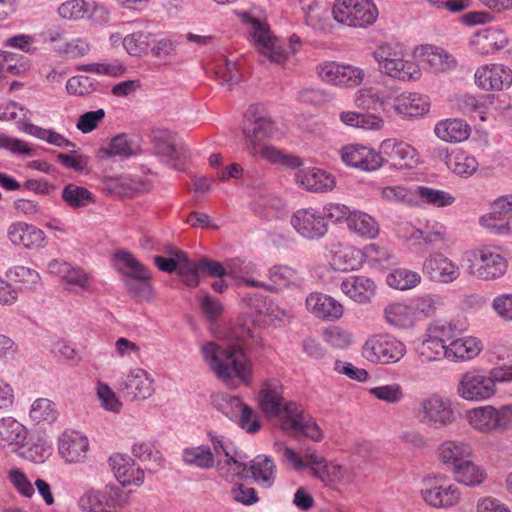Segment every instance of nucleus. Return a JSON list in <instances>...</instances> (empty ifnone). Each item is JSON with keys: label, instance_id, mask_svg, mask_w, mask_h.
Returning <instances> with one entry per match:
<instances>
[{"label": "nucleus", "instance_id": "obj_1", "mask_svg": "<svg viewBox=\"0 0 512 512\" xmlns=\"http://www.w3.org/2000/svg\"><path fill=\"white\" fill-rule=\"evenodd\" d=\"M232 337L237 343L222 347L207 342L201 348L210 369L228 386H234L236 381L247 383L250 380V363L244 353V346L254 336L250 327L243 324L233 329Z\"/></svg>", "mask_w": 512, "mask_h": 512}, {"label": "nucleus", "instance_id": "obj_2", "mask_svg": "<svg viewBox=\"0 0 512 512\" xmlns=\"http://www.w3.org/2000/svg\"><path fill=\"white\" fill-rule=\"evenodd\" d=\"M508 382H512V365L470 371L462 375L457 392L465 400L484 401L495 395L497 383Z\"/></svg>", "mask_w": 512, "mask_h": 512}, {"label": "nucleus", "instance_id": "obj_3", "mask_svg": "<svg viewBox=\"0 0 512 512\" xmlns=\"http://www.w3.org/2000/svg\"><path fill=\"white\" fill-rule=\"evenodd\" d=\"M243 22L250 25V36L255 42L258 51L270 62L284 64L290 54L297 52L301 46V40L298 36L292 35L289 38L288 48H284L272 37L269 27L249 15L247 12L241 15Z\"/></svg>", "mask_w": 512, "mask_h": 512}, {"label": "nucleus", "instance_id": "obj_4", "mask_svg": "<svg viewBox=\"0 0 512 512\" xmlns=\"http://www.w3.org/2000/svg\"><path fill=\"white\" fill-rule=\"evenodd\" d=\"M419 423L434 429L446 427L456 420L452 401L437 393L421 399L414 408Z\"/></svg>", "mask_w": 512, "mask_h": 512}, {"label": "nucleus", "instance_id": "obj_5", "mask_svg": "<svg viewBox=\"0 0 512 512\" xmlns=\"http://www.w3.org/2000/svg\"><path fill=\"white\" fill-rule=\"evenodd\" d=\"M378 63L379 71L389 77L409 81L420 76L417 65L404 58L403 52L391 44H384L378 47L373 53Z\"/></svg>", "mask_w": 512, "mask_h": 512}, {"label": "nucleus", "instance_id": "obj_6", "mask_svg": "<svg viewBox=\"0 0 512 512\" xmlns=\"http://www.w3.org/2000/svg\"><path fill=\"white\" fill-rule=\"evenodd\" d=\"M154 155L164 164L181 169L189 158V149L170 130L155 128L150 133Z\"/></svg>", "mask_w": 512, "mask_h": 512}, {"label": "nucleus", "instance_id": "obj_7", "mask_svg": "<svg viewBox=\"0 0 512 512\" xmlns=\"http://www.w3.org/2000/svg\"><path fill=\"white\" fill-rule=\"evenodd\" d=\"M332 15L338 23L366 27L375 22L378 9L372 0H336Z\"/></svg>", "mask_w": 512, "mask_h": 512}, {"label": "nucleus", "instance_id": "obj_8", "mask_svg": "<svg viewBox=\"0 0 512 512\" xmlns=\"http://www.w3.org/2000/svg\"><path fill=\"white\" fill-rule=\"evenodd\" d=\"M467 263V272L480 280H495L507 271L506 259L489 248L472 251L467 255Z\"/></svg>", "mask_w": 512, "mask_h": 512}, {"label": "nucleus", "instance_id": "obj_9", "mask_svg": "<svg viewBox=\"0 0 512 512\" xmlns=\"http://www.w3.org/2000/svg\"><path fill=\"white\" fill-rule=\"evenodd\" d=\"M405 353V344L388 334L372 336L362 348V355L368 361L380 364L396 363L404 357Z\"/></svg>", "mask_w": 512, "mask_h": 512}, {"label": "nucleus", "instance_id": "obj_10", "mask_svg": "<svg viewBox=\"0 0 512 512\" xmlns=\"http://www.w3.org/2000/svg\"><path fill=\"white\" fill-rule=\"evenodd\" d=\"M258 399L264 415L269 419H277L281 429L284 421L290 418L289 406L298 405L293 401H284L283 385L277 379H270L263 383Z\"/></svg>", "mask_w": 512, "mask_h": 512}, {"label": "nucleus", "instance_id": "obj_11", "mask_svg": "<svg viewBox=\"0 0 512 512\" xmlns=\"http://www.w3.org/2000/svg\"><path fill=\"white\" fill-rule=\"evenodd\" d=\"M460 495L458 487L447 483L441 476H431L423 479L421 496L432 507H452L459 502Z\"/></svg>", "mask_w": 512, "mask_h": 512}, {"label": "nucleus", "instance_id": "obj_12", "mask_svg": "<svg viewBox=\"0 0 512 512\" xmlns=\"http://www.w3.org/2000/svg\"><path fill=\"white\" fill-rule=\"evenodd\" d=\"M469 424L482 433L503 432L510 424L509 409L502 407L496 409L493 406H481L467 413Z\"/></svg>", "mask_w": 512, "mask_h": 512}, {"label": "nucleus", "instance_id": "obj_13", "mask_svg": "<svg viewBox=\"0 0 512 512\" xmlns=\"http://www.w3.org/2000/svg\"><path fill=\"white\" fill-rule=\"evenodd\" d=\"M322 81L338 87L359 86L365 77L363 69L334 61H326L317 67Z\"/></svg>", "mask_w": 512, "mask_h": 512}, {"label": "nucleus", "instance_id": "obj_14", "mask_svg": "<svg viewBox=\"0 0 512 512\" xmlns=\"http://www.w3.org/2000/svg\"><path fill=\"white\" fill-rule=\"evenodd\" d=\"M290 223L300 236L312 241L323 238L328 232V222L315 208L298 209L291 216Z\"/></svg>", "mask_w": 512, "mask_h": 512}, {"label": "nucleus", "instance_id": "obj_15", "mask_svg": "<svg viewBox=\"0 0 512 512\" xmlns=\"http://www.w3.org/2000/svg\"><path fill=\"white\" fill-rule=\"evenodd\" d=\"M378 153L384 162L398 169L413 168L418 161L417 152L411 145L393 138L383 140Z\"/></svg>", "mask_w": 512, "mask_h": 512}, {"label": "nucleus", "instance_id": "obj_16", "mask_svg": "<svg viewBox=\"0 0 512 512\" xmlns=\"http://www.w3.org/2000/svg\"><path fill=\"white\" fill-rule=\"evenodd\" d=\"M289 420H285L282 430L289 435H304L315 442L323 439V432L316 421L304 413L300 405H290L288 408Z\"/></svg>", "mask_w": 512, "mask_h": 512}, {"label": "nucleus", "instance_id": "obj_17", "mask_svg": "<svg viewBox=\"0 0 512 512\" xmlns=\"http://www.w3.org/2000/svg\"><path fill=\"white\" fill-rule=\"evenodd\" d=\"M475 83L483 90L501 91L512 85V71L503 64H489L475 72Z\"/></svg>", "mask_w": 512, "mask_h": 512}, {"label": "nucleus", "instance_id": "obj_18", "mask_svg": "<svg viewBox=\"0 0 512 512\" xmlns=\"http://www.w3.org/2000/svg\"><path fill=\"white\" fill-rule=\"evenodd\" d=\"M355 104L363 110L390 116L392 114V90L375 87L362 88L355 94Z\"/></svg>", "mask_w": 512, "mask_h": 512}, {"label": "nucleus", "instance_id": "obj_19", "mask_svg": "<svg viewBox=\"0 0 512 512\" xmlns=\"http://www.w3.org/2000/svg\"><path fill=\"white\" fill-rule=\"evenodd\" d=\"M508 206L506 199H496L491 211L480 217V225L495 235L512 234V212Z\"/></svg>", "mask_w": 512, "mask_h": 512}, {"label": "nucleus", "instance_id": "obj_20", "mask_svg": "<svg viewBox=\"0 0 512 512\" xmlns=\"http://www.w3.org/2000/svg\"><path fill=\"white\" fill-rule=\"evenodd\" d=\"M341 158L348 166L363 171H375L384 163V158L377 151L359 144L345 146Z\"/></svg>", "mask_w": 512, "mask_h": 512}, {"label": "nucleus", "instance_id": "obj_21", "mask_svg": "<svg viewBox=\"0 0 512 512\" xmlns=\"http://www.w3.org/2000/svg\"><path fill=\"white\" fill-rule=\"evenodd\" d=\"M423 273L431 281L448 284L460 275V269L452 260L441 253L430 254L423 263Z\"/></svg>", "mask_w": 512, "mask_h": 512}, {"label": "nucleus", "instance_id": "obj_22", "mask_svg": "<svg viewBox=\"0 0 512 512\" xmlns=\"http://www.w3.org/2000/svg\"><path fill=\"white\" fill-rule=\"evenodd\" d=\"M435 157L445 162L446 166L456 175L464 178L472 176L478 169L476 158L462 149L449 151L446 147L434 150Z\"/></svg>", "mask_w": 512, "mask_h": 512}, {"label": "nucleus", "instance_id": "obj_23", "mask_svg": "<svg viewBox=\"0 0 512 512\" xmlns=\"http://www.w3.org/2000/svg\"><path fill=\"white\" fill-rule=\"evenodd\" d=\"M121 391L131 401L147 399L154 392L153 379L145 370L133 369L121 384Z\"/></svg>", "mask_w": 512, "mask_h": 512}, {"label": "nucleus", "instance_id": "obj_24", "mask_svg": "<svg viewBox=\"0 0 512 512\" xmlns=\"http://www.w3.org/2000/svg\"><path fill=\"white\" fill-rule=\"evenodd\" d=\"M295 180L300 187L316 193L330 191L335 186L334 176L317 167L298 169Z\"/></svg>", "mask_w": 512, "mask_h": 512}, {"label": "nucleus", "instance_id": "obj_25", "mask_svg": "<svg viewBox=\"0 0 512 512\" xmlns=\"http://www.w3.org/2000/svg\"><path fill=\"white\" fill-rule=\"evenodd\" d=\"M88 448L87 437L78 431H64L59 437V453L69 463L81 462L86 457Z\"/></svg>", "mask_w": 512, "mask_h": 512}, {"label": "nucleus", "instance_id": "obj_26", "mask_svg": "<svg viewBox=\"0 0 512 512\" xmlns=\"http://www.w3.org/2000/svg\"><path fill=\"white\" fill-rule=\"evenodd\" d=\"M306 308L315 317L324 320H337L343 315V306L336 299L318 292L307 296Z\"/></svg>", "mask_w": 512, "mask_h": 512}, {"label": "nucleus", "instance_id": "obj_27", "mask_svg": "<svg viewBox=\"0 0 512 512\" xmlns=\"http://www.w3.org/2000/svg\"><path fill=\"white\" fill-rule=\"evenodd\" d=\"M392 100V112L404 118L420 117L429 110L427 97L418 93L405 92L396 97L392 96Z\"/></svg>", "mask_w": 512, "mask_h": 512}, {"label": "nucleus", "instance_id": "obj_28", "mask_svg": "<svg viewBox=\"0 0 512 512\" xmlns=\"http://www.w3.org/2000/svg\"><path fill=\"white\" fill-rule=\"evenodd\" d=\"M116 479L123 485H137L144 481V471L128 456L116 454L109 458Z\"/></svg>", "mask_w": 512, "mask_h": 512}, {"label": "nucleus", "instance_id": "obj_29", "mask_svg": "<svg viewBox=\"0 0 512 512\" xmlns=\"http://www.w3.org/2000/svg\"><path fill=\"white\" fill-rule=\"evenodd\" d=\"M7 236L12 244L30 249L40 247L45 240V233L41 229L21 221L8 227Z\"/></svg>", "mask_w": 512, "mask_h": 512}, {"label": "nucleus", "instance_id": "obj_30", "mask_svg": "<svg viewBox=\"0 0 512 512\" xmlns=\"http://www.w3.org/2000/svg\"><path fill=\"white\" fill-rule=\"evenodd\" d=\"M341 290L358 303H367L374 296V282L362 275H350L342 280Z\"/></svg>", "mask_w": 512, "mask_h": 512}, {"label": "nucleus", "instance_id": "obj_31", "mask_svg": "<svg viewBox=\"0 0 512 512\" xmlns=\"http://www.w3.org/2000/svg\"><path fill=\"white\" fill-rule=\"evenodd\" d=\"M47 269L50 274L60 277L69 285L81 289L87 288L88 274L79 267H75L64 260L53 259L48 263Z\"/></svg>", "mask_w": 512, "mask_h": 512}, {"label": "nucleus", "instance_id": "obj_32", "mask_svg": "<svg viewBox=\"0 0 512 512\" xmlns=\"http://www.w3.org/2000/svg\"><path fill=\"white\" fill-rule=\"evenodd\" d=\"M471 453L470 445L458 441H445L438 448L439 460L451 470L466 458H470Z\"/></svg>", "mask_w": 512, "mask_h": 512}, {"label": "nucleus", "instance_id": "obj_33", "mask_svg": "<svg viewBox=\"0 0 512 512\" xmlns=\"http://www.w3.org/2000/svg\"><path fill=\"white\" fill-rule=\"evenodd\" d=\"M106 158H130L141 152L140 145L134 137L125 133L114 136L107 148L102 149Z\"/></svg>", "mask_w": 512, "mask_h": 512}, {"label": "nucleus", "instance_id": "obj_34", "mask_svg": "<svg viewBox=\"0 0 512 512\" xmlns=\"http://www.w3.org/2000/svg\"><path fill=\"white\" fill-rule=\"evenodd\" d=\"M438 138L446 142H461L470 135L469 125L461 119H446L438 122L434 128Z\"/></svg>", "mask_w": 512, "mask_h": 512}, {"label": "nucleus", "instance_id": "obj_35", "mask_svg": "<svg viewBox=\"0 0 512 512\" xmlns=\"http://www.w3.org/2000/svg\"><path fill=\"white\" fill-rule=\"evenodd\" d=\"M482 350L481 342L475 337L458 336L449 343L448 360L464 361L476 357Z\"/></svg>", "mask_w": 512, "mask_h": 512}, {"label": "nucleus", "instance_id": "obj_36", "mask_svg": "<svg viewBox=\"0 0 512 512\" xmlns=\"http://www.w3.org/2000/svg\"><path fill=\"white\" fill-rule=\"evenodd\" d=\"M27 439L26 427L13 417L0 419V445L23 446Z\"/></svg>", "mask_w": 512, "mask_h": 512}, {"label": "nucleus", "instance_id": "obj_37", "mask_svg": "<svg viewBox=\"0 0 512 512\" xmlns=\"http://www.w3.org/2000/svg\"><path fill=\"white\" fill-rule=\"evenodd\" d=\"M465 330L464 323L460 321L436 320L430 323L426 329V336L449 344Z\"/></svg>", "mask_w": 512, "mask_h": 512}, {"label": "nucleus", "instance_id": "obj_38", "mask_svg": "<svg viewBox=\"0 0 512 512\" xmlns=\"http://www.w3.org/2000/svg\"><path fill=\"white\" fill-rule=\"evenodd\" d=\"M348 228L361 237L375 238L379 234L377 221L369 214L355 210L348 218Z\"/></svg>", "mask_w": 512, "mask_h": 512}, {"label": "nucleus", "instance_id": "obj_39", "mask_svg": "<svg viewBox=\"0 0 512 512\" xmlns=\"http://www.w3.org/2000/svg\"><path fill=\"white\" fill-rule=\"evenodd\" d=\"M214 74L219 83L228 89H231L234 85L240 81V73L236 62L227 59L223 55H219L213 64Z\"/></svg>", "mask_w": 512, "mask_h": 512}, {"label": "nucleus", "instance_id": "obj_40", "mask_svg": "<svg viewBox=\"0 0 512 512\" xmlns=\"http://www.w3.org/2000/svg\"><path fill=\"white\" fill-rule=\"evenodd\" d=\"M384 318L392 326L407 329L415 325V319L409 304L391 303L384 309Z\"/></svg>", "mask_w": 512, "mask_h": 512}, {"label": "nucleus", "instance_id": "obj_41", "mask_svg": "<svg viewBox=\"0 0 512 512\" xmlns=\"http://www.w3.org/2000/svg\"><path fill=\"white\" fill-rule=\"evenodd\" d=\"M247 146L263 144L266 138L274 135V124L267 116L256 117L251 127L244 128Z\"/></svg>", "mask_w": 512, "mask_h": 512}, {"label": "nucleus", "instance_id": "obj_42", "mask_svg": "<svg viewBox=\"0 0 512 512\" xmlns=\"http://www.w3.org/2000/svg\"><path fill=\"white\" fill-rule=\"evenodd\" d=\"M275 471L273 460L263 455H258L250 465L253 479L263 487H270L273 484Z\"/></svg>", "mask_w": 512, "mask_h": 512}, {"label": "nucleus", "instance_id": "obj_43", "mask_svg": "<svg viewBox=\"0 0 512 512\" xmlns=\"http://www.w3.org/2000/svg\"><path fill=\"white\" fill-rule=\"evenodd\" d=\"M182 459L186 465L200 469H210L214 466V454L206 445L183 449Z\"/></svg>", "mask_w": 512, "mask_h": 512}, {"label": "nucleus", "instance_id": "obj_44", "mask_svg": "<svg viewBox=\"0 0 512 512\" xmlns=\"http://www.w3.org/2000/svg\"><path fill=\"white\" fill-rule=\"evenodd\" d=\"M22 451L20 455L34 463H43L48 459L53 451L52 444L44 437L32 438L28 446H20Z\"/></svg>", "mask_w": 512, "mask_h": 512}, {"label": "nucleus", "instance_id": "obj_45", "mask_svg": "<svg viewBox=\"0 0 512 512\" xmlns=\"http://www.w3.org/2000/svg\"><path fill=\"white\" fill-rule=\"evenodd\" d=\"M455 479L466 486H476L483 482L485 478L484 471L475 465L470 458L455 466L452 470Z\"/></svg>", "mask_w": 512, "mask_h": 512}, {"label": "nucleus", "instance_id": "obj_46", "mask_svg": "<svg viewBox=\"0 0 512 512\" xmlns=\"http://www.w3.org/2000/svg\"><path fill=\"white\" fill-rule=\"evenodd\" d=\"M305 14V22L313 29L323 28V19L328 18L327 4L319 0H300Z\"/></svg>", "mask_w": 512, "mask_h": 512}, {"label": "nucleus", "instance_id": "obj_47", "mask_svg": "<svg viewBox=\"0 0 512 512\" xmlns=\"http://www.w3.org/2000/svg\"><path fill=\"white\" fill-rule=\"evenodd\" d=\"M364 255L370 266L376 269H387L396 263L393 253L375 243L365 246Z\"/></svg>", "mask_w": 512, "mask_h": 512}, {"label": "nucleus", "instance_id": "obj_48", "mask_svg": "<svg viewBox=\"0 0 512 512\" xmlns=\"http://www.w3.org/2000/svg\"><path fill=\"white\" fill-rule=\"evenodd\" d=\"M20 131L32 135L38 139L44 140L49 144L57 147H74L75 144L69 139L65 138L58 132L51 129H45L34 124H23L20 126Z\"/></svg>", "mask_w": 512, "mask_h": 512}, {"label": "nucleus", "instance_id": "obj_49", "mask_svg": "<svg viewBox=\"0 0 512 512\" xmlns=\"http://www.w3.org/2000/svg\"><path fill=\"white\" fill-rule=\"evenodd\" d=\"M62 199L73 209L86 207L94 201L93 195L88 189L73 183H69L63 188Z\"/></svg>", "mask_w": 512, "mask_h": 512}, {"label": "nucleus", "instance_id": "obj_50", "mask_svg": "<svg viewBox=\"0 0 512 512\" xmlns=\"http://www.w3.org/2000/svg\"><path fill=\"white\" fill-rule=\"evenodd\" d=\"M387 284L398 290H408L416 287L421 282V276L415 271L405 268L393 270L387 276Z\"/></svg>", "mask_w": 512, "mask_h": 512}, {"label": "nucleus", "instance_id": "obj_51", "mask_svg": "<svg viewBox=\"0 0 512 512\" xmlns=\"http://www.w3.org/2000/svg\"><path fill=\"white\" fill-rule=\"evenodd\" d=\"M115 258L119 263L123 264L120 271L130 278L149 279L147 268L141 264L133 255L126 251H118Z\"/></svg>", "mask_w": 512, "mask_h": 512}, {"label": "nucleus", "instance_id": "obj_52", "mask_svg": "<svg viewBox=\"0 0 512 512\" xmlns=\"http://www.w3.org/2000/svg\"><path fill=\"white\" fill-rule=\"evenodd\" d=\"M115 258L119 263L123 264L120 271L130 278L149 279L147 268L141 264L133 255L126 251H118Z\"/></svg>", "mask_w": 512, "mask_h": 512}, {"label": "nucleus", "instance_id": "obj_53", "mask_svg": "<svg viewBox=\"0 0 512 512\" xmlns=\"http://www.w3.org/2000/svg\"><path fill=\"white\" fill-rule=\"evenodd\" d=\"M416 197L438 208L450 206L455 202V198L452 194L427 186H418L416 189Z\"/></svg>", "mask_w": 512, "mask_h": 512}, {"label": "nucleus", "instance_id": "obj_54", "mask_svg": "<svg viewBox=\"0 0 512 512\" xmlns=\"http://www.w3.org/2000/svg\"><path fill=\"white\" fill-rule=\"evenodd\" d=\"M494 95H487L478 98L471 94L462 96L459 100V106L464 113L472 114L475 113L481 120H485V114L488 109V104H492Z\"/></svg>", "mask_w": 512, "mask_h": 512}, {"label": "nucleus", "instance_id": "obj_55", "mask_svg": "<svg viewBox=\"0 0 512 512\" xmlns=\"http://www.w3.org/2000/svg\"><path fill=\"white\" fill-rule=\"evenodd\" d=\"M7 278L18 285L19 288L32 289L40 281L37 271L25 266H15L6 273Z\"/></svg>", "mask_w": 512, "mask_h": 512}, {"label": "nucleus", "instance_id": "obj_56", "mask_svg": "<svg viewBox=\"0 0 512 512\" xmlns=\"http://www.w3.org/2000/svg\"><path fill=\"white\" fill-rule=\"evenodd\" d=\"M30 111L15 101H8L0 104V121H13L17 120V126L23 124H31L28 122Z\"/></svg>", "mask_w": 512, "mask_h": 512}, {"label": "nucleus", "instance_id": "obj_57", "mask_svg": "<svg viewBox=\"0 0 512 512\" xmlns=\"http://www.w3.org/2000/svg\"><path fill=\"white\" fill-rule=\"evenodd\" d=\"M151 45V34L143 31L128 34L123 39V47L132 56L146 53Z\"/></svg>", "mask_w": 512, "mask_h": 512}, {"label": "nucleus", "instance_id": "obj_58", "mask_svg": "<svg viewBox=\"0 0 512 512\" xmlns=\"http://www.w3.org/2000/svg\"><path fill=\"white\" fill-rule=\"evenodd\" d=\"M55 404L46 398L35 400L30 409V417L33 421L52 423L57 419Z\"/></svg>", "mask_w": 512, "mask_h": 512}, {"label": "nucleus", "instance_id": "obj_59", "mask_svg": "<svg viewBox=\"0 0 512 512\" xmlns=\"http://www.w3.org/2000/svg\"><path fill=\"white\" fill-rule=\"evenodd\" d=\"M269 278L279 286L296 285L302 280L297 270L286 265H275L270 268Z\"/></svg>", "mask_w": 512, "mask_h": 512}, {"label": "nucleus", "instance_id": "obj_60", "mask_svg": "<svg viewBox=\"0 0 512 512\" xmlns=\"http://www.w3.org/2000/svg\"><path fill=\"white\" fill-rule=\"evenodd\" d=\"M381 197L391 203H403L412 206L417 203L416 191L412 192L403 186H387L381 189Z\"/></svg>", "mask_w": 512, "mask_h": 512}, {"label": "nucleus", "instance_id": "obj_61", "mask_svg": "<svg viewBox=\"0 0 512 512\" xmlns=\"http://www.w3.org/2000/svg\"><path fill=\"white\" fill-rule=\"evenodd\" d=\"M428 64L434 72H447L456 67L455 58L442 48H433L428 54Z\"/></svg>", "mask_w": 512, "mask_h": 512}, {"label": "nucleus", "instance_id": "obj_62", "mask_svg": "<svg viewBox=\"0 0 512 512\" xmlns=\"http://www.w3.org/2000/svg\"><path fill=\"white\" fill-rule=\"evenodd\" d=\"M104 189L116 197H131L137 190L126 177H111L104 181Z\"/></svg>", "mask_w": 512, "mask_h": 512}, {"label": "nucleus", "instance_id": "obj_63", "mask_svg": "<svg viewBox=\"0 0 512 512\" xmlns=\"http://www.w3.org/2000/svg\"><path fill=\"white\" fill-rule=\"evenodd\" d=\"M446 230L438 222L428 223L424 229H418L413 234L415 239L421 238L426 244L436 245L444 242Z\"/></svg>", "mask_w": 512, "mask_h": 512}, {"label": "nucleus", "instance_id": "obj_64", "mask_svg": "<svg viewBox=\"0 0 512 512\" xmlns=\"http://www.w3.org/2000/svg\"><path fill=\"white\" fill-rule=\"evenodd\" d=\"M409 305L412 310L415 322L432 316L436 311V303L432 295L417 297L413 299Z\"/></svg>", "mask_w": 512, "mask_h": 512}]
</instances>
